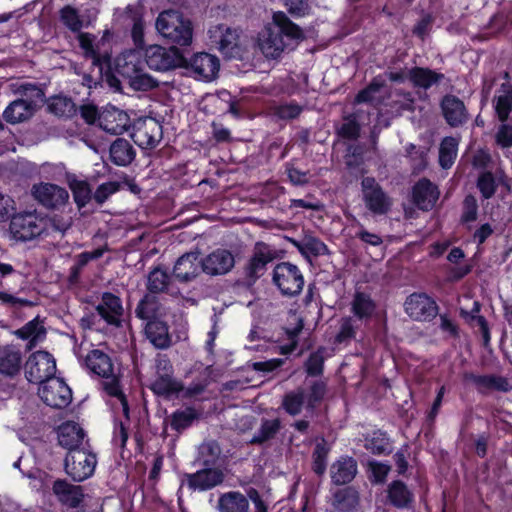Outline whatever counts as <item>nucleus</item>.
Here are the masks:
<instances>
[{
    "label": "nucleus",
    "instance_id": "f257e3e1",
    "mask_svg": "<svg viewBox=\"0 0 512 512\" xmlns=\"http://www.w3.org/2000/svg\"><path fill=\"white\" fill-rule=\"evenodd\" d=\"M263 49L266 54L277 58L289 46V41H301L305 38L299 25L289 19L282 11L273 14L272 25L266 27Z\"/></svg>",
    "mask_w": 512,
    "mask_h": 512
},
{
    "label": "nucleus",
    "instance_id": "f03ea898",
    "mask_svg": "<svg viewBox=\"0 0 512 512\" xmlns=\"http://www.w3.org/2000/svg\"><path fill=\"white\" fill-rule=\"evenodd\" d=\"M37 478L43 480V484L37 490L42 493L44 497L51 498L53 494L58 502L65 507L70 509H76L83 503L85 494L84 489L80 485H73L66 479H55L44 471H34V480Z\"/></svg>",
    "mask_w": 512,
    "mask_h": 512
},
{
    "label": "nucleus",
    "instance_id": "7ed1b4c3",
    "mask_svg": "<svg viewBox=\"0 0 512 512\" xmlns=\"http://www.w3.org/2000/svg\"><path fill=\"white\" fill-rule=\"evenodd\" d=\"M158 32L172 45L188 46L192 42L193 26L189 19L175 10H166L156 20Z\"/></svg>",
    "mask_w": 512,
    "mask_h": 512
},
{
    "label": "nucleus",
    "instance_id": "20e7f679",
    "mask_svg": "<svg viewBox=\"0 0 512 512\" xmlns=\"http://www.w3.org/2000/svg\"><path fill=\"white\" fill-rule=\"evenodd\" d=\"M272 282L281 295L289 298L300 295L305 284L301 270L291 262L276 264L272 273Z\"/></svg>",
    "mask_w": 512,
    "mask_h": 512
},
{
    "label": "nucleus",
    "instance_id": "39448f33",
    "mask_svg": "<svg viewBox=\"0 0 512 512\" xmlns=\"http://www.w3.org/2000/svg\"><path fill=\"white\" fill-rule=\"evenodd\" d=\"M145 61L151 70L166 72L185 66L186 58L175 46L151 45L145 50Z\"/></svg>",
    "mask_w": 512,
    "mask_h": 512
},
{
    "label": "nucleus",
    "instance_id": "423d86ee",
    "mask_svg": "<svg viewBox=\"0 0 512 512\" xmlns=\"http://www.w3.org/2000/svg\"><path fill=\"white\" fill-rule=\"evenodd\" d=\"M97 464L96 454L85 447L72 449L67 452L64 459L65 473L75 482H82L90 478Z\"/></svg>",
    "mask_w": 512,
    "mask_h": 512
},
{
    "label": "nucleus",
    "instance_id": "0eeeda50",
    "mask_svg": "<svg viewBox=\"0 0 512 512\" xmlns=\"http://www.w3.org/2000/svg\"><path fill=\"white\" fill-rule=\"evenodd\" d=\"M37 395L45 405L53 409H64L72 402L71 388L56 376L39 382Z\"/></svg>",
    "mask_w": 512,
    "mask_h": 512
},
{
    "label": "nucleus",
    "instance_id": "6e6552de",
    "mask_svg": "<svg viewBox=\"0 0 512 512\" xmlns=\"http://www.w3.org/2000/svg\"><path fill=\"white\" fill-rule=\"evenodd\" d=\"M130 137L142 149L155 148L163 137L162 125L152 117H139L130 123Z\"/></svg>",
    "mask_w": 512,
    "mask_h": 512
},
{
    "label": "nucleus",
    "instance_id": "1a4fd4ad",
    "mask_svg": "<svg viewBox=\"0 0 512 512\" xmlns=\"http://www.w3.org/2000/svg\"><path fill=\"white\" fill-rule=\"evenodd\" d=\"M365 207L375 215L387 214L392 201L374 177H364L361 181Z\"/></svg>",
    "mask_w": 512,
    "mask_h": 512
},
{
    "label": "nucleus",
    "instance_id": "9d476101",
    "mask_svg": "<svg viewBox=\"0 0 512 512\" xmlns=\"http://www.w3.org/2000/svg\"><path fill=\"white\" fill-rule=\"evenodd\" d=\"M275 258V252L264 242H257L253 254L244 267L246 284L254 285L267 270V265Z\"/></svg>",
    "mask_w": 512,
    "mask_h": 512
},
{
    "label": "nucleus",
    "instance_id": "9b49d317",
    "mask_svg": "<svg viewBox=\"0 0 512 512\" xmlns=\"http://www.w3.org/2000/svg\"><path fill=\"white\" fill-rule=\"evenodd\" d=\"M406 313L416 321L430 322L439 312L437 302L424 292L409 295L404 303Z\"/></svg>",
    "mask_w": 512,
    "mask_h": 512
},
{
    "label": "nucleus",
    "instance_id": "f8f14e48",
    "mask_svg": "<svg viewBox=\"0 0 512 512\" xmlns=\"http://www.w3.org/2000/svg\"><path fill=\"white\" fill-rule=\"evenodd\" d=\"M182 68L191 70L197 79L213 80L220 69V61L217 56L207 52L195 53L189 60L186 59Z\"/></svg>",
    "mask_w": 512,
    "mask_h": 512
},
{
    "label": "nucleus",
    "instance_id": "ddd939ff",
    "mask_svg": "<svg viewBox=\"0 0 512 512\" xmlns=\"http://www.w3.org/2000/svg\"><path fill=\"white\" fill-rule=\"evenodd\" d=\"M69 199L68 191L53 183L34 184V200L49 210H60Z\"/></svg>",
    "mask_w": 512,
    "mask_h": 512
},
{
    "label": "nucleus",
    "instance_id": "4468645a",
    "mask_svg": "<svg viewBox=\"0 0 512 512\" xmlns=\"http://www.w3.org/2000/svg\"><path fill=\"white\" fill-rule=\"evenodd\" d=\"M130 117L127 112L107 105L101 110L99 127L107 133L120 135L130 128Z\"/></svg>",
    "mask_w": 512,
    "mask_h": 512
},
{
    "label": "nucleus",
    "instance_id": "2eb2a0df",
    "mask_svg": "<svg viewBox=\"0 0 512 512\" xmlns=\"http://www.w3.org/2000/svg\"><path fill=\"white\" fill-rule=\"evenodd\" d=\"M143 333L145 338L155 349L167 350L174 344L170 327L162 318L145 323Z\"/></svg>",
    "mask_w": 512,
    "mask_h": 512
},
{
    "label": "nucleus",
    "instance_id": "dca6fc26",
    "mask_svg": "<svg viewBox=\"0 0 512 512\" xmlns=\"http://www.w3.org/2000/svg\"><path fill=\"white\" fill-rule=\"evenodd\" d=\"M442 115L446 123L453 128L460 127L468 121V111L464 102L455 95L446 94L440 102Z\"/></svg>",
    "mask_w": 512,
    "mask_h": 512
},
{
    "label": "nucleus",
    "instance_id": "f3484780",
    "mask_svg": "<svg viewBox=\"0 0 512 512\" xmlns=\"http://www.w3.org/2000/svg\"><path fill=\"white\" fill-rule=\"evenodd\" d=\"M98 315L108 324L119 327L124 309L122 300L112 292H104L101 302L95 307Z\"/></svg>",
    "mask_w": 512,
    "mask_h": 512
},
{
    "label": "nucleus",
    "instance_id": "a211bd4d",
    "mask_svg": "<svg viewBox=\"0 0 512 512\" xmlns=\"http://www.w3.org/2000/svg\"><path fill=\"white\" fill-rule=\"evenodd\" d=\"M439 194L438 187L426 177L419 179L412 187V201L423 211H429L435 206Z\"/></svg>",
    "mask_w": 512,
    "mask_h": 512
},
{
    "label": "nucleus",
    "instance_id": "6ab92c4d",
    "mask_svg": "<svg viewBox=\"0 0 512 512\" xmlns=\"http://www.w3.org/2000/svg\"><path fill=\"white\" fill-rule=\"evenodd\" d=\"M235 265L234 256L229 250L217 249L201 260L202 271L208 275H224Z\"/></svg>",
    "mask_w": 512,
    "mask_h": 512
},
{
    "label": "nucleus",
    "instance_id": "aec40b11",
    "mask_svg": "<svg viewBox=\"0 0 512 512\" xmlns=\"http://www.w3.org/2000/svg\"><path fill=\"white\" fill-rule=\"evenodd\" d=\"M164 370H169L168 373L159 374L149 385V389L157 396L170 398L171 396L178 395L184 390V385L181 381L175 379L172 375V365L169 360L165 361Z\"/></svg>",
    "mask_w": 512,
    "mask_h": 512
},
{
    "label": "nucleus",
    "instance_id": "412c9836",
    "mask_svg": "<svg viewBox=\"0 0 512 512\" xmlns=\"http://www.w3.org/2000/svg\"><path fill=\"white\" fill-rule=\"evenodd\" d=\"M358 472L357 461L348 455L340 456L330 466L331 482L341 486L351 483Z\"/></svg>",
    "mask_w": 512,
    "mask_h": 512
},
{
    "label": "nucleus",
    "instance_id": "4be33fe9",
    "mask_svg": "<svg viewBox=\"0 0 512 512\" xmlns=\"http://www.w3.org/2000/svg\"><path fill=\"white\" fill-rule=\"evenodd\" d=\"M223 480L222 471L213 467H204L195 473L187 474V484L192 490L207 491L221 484Z\"/></svg>",
    "mask_w": 512,
    "mask_h": 512
},
{
    "label": "nucleus",
    "instance_id": "5701e85b",
    "mask_svg": "<svg viewBox=\"0 0 512 512\" xmlns=\"http://www.w3.org/2000/svg\"><path fill=\"white\" fill-rule=\"evenodd\" d=\"M387 501L400 510H409L415 502L414 493L402 480H393L387 487Z\"/></svg>",
    "mask_w": 512,
    "mask_h": 512
},
{
    "label": "nucleus",
    "instance_id": "b1692460",
    "mask_svg": "<svg viewBox=\"0 0 512 512\" xmlns=\"http://www.w3.org/2000/svg\"><path fill=\"white\" fill-rule=\"evenodd\" d=\"M201 270V260H199L198 254L185 253L176 261L173 267V276L179 282L187 283L195 279Z\"/></svg>",
    "mask_w": 512,
    "mask_h": 512
},
{
    "label": "nucleus",
    "instance_id": "393cba45",
    "mask_svg": "<svg viewBox=\"0 0 512 512\" xmlns=\"http://www.w3.org/2000/svg\"><path fill=\"white\" fill-rule=\"evenodd\" d=\"M57 435L59 445L67 449V452L83 448L85 432L79 424L72 421L64 422L58 427Z\"/></svg>",
    "mask_w": 512,
    "mask_h": 512
},
{
    "label": "nucleus",
    "instance_id": "a878e982",
    "mask_svg": "<svg viewBox=\"0 0 512 512\" xmlns=\"http://www.w3.org/2000/svg\"><path fill=\"white\" fill-rule=\"evenodd\" d=\"M102 381L100 382V386L102 391L110 398L117 399L123 410L124 416L129 420V403L126 394L123 391V386L121 383V375L115 374L113 371L109 373L108 376L101 377Z\"/></svg>",
    "mask_w": 512,
    "mask_h": 512
},
{
    "label": "nucleus",
    "instance_id": "bb28decb",
    "mask_svg": "<svg viewBox=\"0 0 512 512\" xmlns=\"http://www.w3.org/2000/svg\"><path fill=\"white\" fill-rule=\"evenodd\" d=\"M377 309L376 302L370 294L366 292L356 291L350 304V311L353 318L359 321H370Z\"/></svg>",
    "mask_w": 512,
    "mask_h": 512
},
{
    "label": "nucleus",
    "instance_id": "cd10ccee",
    "mask_svg": "<svg viewBox=\"0 0 512 512\" xmlns=\"http://www.w3.org/2000/svg\"><path fill=\"white\" fill-rule=\"evenodd\" d=\"M359 505V492L352 486L337 489L332 495V506L336 512H357Z\"/></svg>",
    "mask_w": 512,
    "mask_h": 512
},
{
    "label": "nucleus",
    "instance_id": "c85d7f7f",
    "mask_svg": "<svg viewBox=\"0 0 512 512\" xmlns=\"http://www.w3.org/2000/svg\"><path fill=\"white\" fill-rule=\"evenodd\" d=\"M408 80L416 88L430 89L433 85L440 84L444 79L443 73L432 70L428 67H412L407 73Z\"/></svg>",
    "mask_w": 512,
    "mask_h": 512
},
{
    "label": "nucleus",
    "instance_id": "c756f323",
    "mask_svg": "<svg viewBox=\"0 0 512 512\" xmlns=\"http://www.w3.org/2000/svg\"><path fill=\"white\" fill-rule=\"evenodd\" d=\"M364 448L373 455H390L393 447L386 431L376 429L363 434Z\"/></svg>",
    "mask_w": 512,
    "mask_h": 512
},
{
    "label": "nucleus",
    "instance_id": "7c9ffc66",
    "mask_svg": "<svg viewBox=\"0 0 512 512\" xmlns=\"http://www.w3.org/2000/svg\"><path fill=\"white\" fill-rule=\"evenodd\" d=\"M84 362L87 369L99 377L108 376L114 370L111 357L99 349L90 350Z\"/></svg>",
    "mask_w": 512,
    "mask_h": 512
},
{
    "label": "nucleus",
    "instance_id": "2f4dec72",
    "mask_svg": "<svg viewBox=\"0 0 512 512\" xmlns=\"http://www.w3.org/2000/svg\"><path fill=\"white\" fill-rule=\"evenodd\" d=\"M209 32L212 42L218 45L219 51L226 56H231L234 49L237 48L238 35L223 24Z\"/></svg>",
    "mask_w": 512,
    "mask_h": 512
},
{
    "label": "nucleus",
    "instance_id": "473e14b6",
    "mask_svg": "<svg viewBox=\"0 0 512 512\" xmlns=\"http://www.w3.org/2000/svg\"><path fill=\"white\" fill-rule=\"evenodd\" d=\"M162 304L155 295L146 293L135 308V316L145 323L161 318Z\"/></svg>",
    "mask_w": 512,
    "mask_h": 512
},
{
    "label": "nucleus",
    "instance_id": "72a5a7b5",
    "mask_svg": "<svg viewBox=\"0 0 512 512\" xmlns=\"http://www.w3.org/2000/svg\"><path fill=\"white\" fill-rule=\"evenodd\" d=\"M34 378L39 382L56 376V360L48 351H34Z\"/></svg>",
    "mask_w": 512,
    "mask_h": 512
},
{
    "label": "nucleus",
    "instance_id": "f704fd0d",
    "mask_svg": "<svg viewBox=\"0 0 512 512\" xmlns=\"http://www.w3.org/2000/svg\"><path fill=\"white\" fill-rule=\"evenodd\" d=\"M464 379L466 381H471L479 390L483 388L486 390L507 392L510 389L508 380L503 376L466 373L464 375Z\"/></svg>",
    "mask_w": 512,
    "mask_h": 512
},
{
    "label": "nucleus",
    "instance_id": "c9c22d12",
    "mask_svg": "<svg viewBox=\"0 0 512 512\" xmlns=\"http://www.w3.org/2000/svg\"><path fill=\"white\" fill-rule=\"evenodd\" d=\"M217 509L219 512H250L249 501L240 491H229L221 494Z\"/></svg>",
    "mask_w": 512,
    "mask_h": 512
},
{
    "label": "nucleus",
    "instance_id": "e433bc0d",
    "mask_svg": "<svg viewBox=\"0 0 512 512\" xmlns=\"http://www.w3.org/2000/svg\"><path fill=\"white\" fill-rule=\"evenodd\" d=\"M109 155L113 164L127 166L135 159L136 151L128 140L117 138L110 145Z\"/></svg>",
    "mask_w": 512,
    "mask_h": 512
},
{
    "label": "nucleus",
    "instance_id": "4c0bfd02",
    "mask_svg": "<svg viewBox=\"0 0 512 512\" xmlns=\"http://www.w3.org/2000/svg\"><path fill=\"white\" fill-rule=\"evenodd\" d=\"M499 92L501 94L494 100L495 114L500 122H507L512 112V83H502Z\"/></svg>",
    "mask_w": 512,
    "mask_h": 512
},
{
    "label": "nucleus",
    "instance_id": "58836bf2",
    "mask_svg": "<svg viewBox=\"0 0 512 512\" xmlns=\"http://www.w3.org/2000/svg\"><path fill=\"white\" fill-rule=\"evenodd\" d=\"M22 357L18 349L13 346L0 348V373L12 376L16 374L21 367Z\"/></svg>",
    "mask_w": 512,
    "mask_h": 512
},
{
    "label": "nucleus",
    "instance_id": "ea45409f",
    "mask_svg": "<svg viewBox=\"0 0 512 512\" xmlns=\"http://www.w3.org/2000/svg\"><path fill=\"white\" fill-rule=\"evenodd\" d=\"M282 428L280 418L261 420V425L258 431L253 435L250 440L252 445H263L264 443L274 439Z\"/></svg>",
    "mask_w": 512,
    "mask_h": 512
},
{
    "label": "nucleus",
    "instance_id": "a19ab883",
    "mask_svg": "<svg viewBox=\"0 0 512 512\" xmlns=\"http://www.w3.org/2000/svg\"><path fill=\"white\" fill-rule=\"evenodd\" d=\"M10 232L17 240L27 241L32 239V214L19 213L12 217Z\"/></svg>",
    "mask_w": 512,
    "mask_h": 512
},
{
    "label": "nucleus",
    "instance_id": "79ce46f5",
    "mask_svg": "<svg viewBox=\"0 0 512 512\" xmlns=\"http://www.w3.org/2000/svg\"><path fill=\"white\" fill-rule=\"evenodd\" d=\"M306 404V395L302 387L289 391L282 398L281 407L290 416H297Z\"/></svg>",
    "mask_w": 512,
    "mask_h": 512
},
{
    "label": "nucleus",
    "instance_id": "37998d69",
    "mask_svg": "<svg viewBox=\"0 0 512 512\" xmlns=\"http://www.w3.org/2000/svg\"><path fill=\"white\" fill-rule=\"evenodd\" d=\"M32 115V108L29 102L23 99L13 101L4 111V119L12 124L23 122Z\"/></svg>",
    "mask_w": 512,
    "mask_h": 512
},
{
    "label": "nucleus",
    "instance_id": "c03bdc74",
    "mask_svg": "<svg viewBox=\"0 0 512 512\" xmlns=\"http://www.w3.org/2000/svg\"><path fill=\"white\" fill-rule=\"evenodd\" d=\"M199 418V414L194 407H186L174 411L170 417V427L172 430L181 433L192 426L193 422Z\"/></svg>",
    "mask_w": 512,
    "mask_h": 512
},
{
    "label": "nucleus",
    "instance_id": "a18cd8bd",
    "mask_svg": "<svg viewBox=\"0 0 512 512\" xmlns=\"http://www.w3.org/2000/svg\"><path fill=\"white\" fill-rule=\"evenodd\" d=\"M458 152V141L451 136L445 137L439 147V165L449 169L454 164Z\"/></svg>",
    "mask_w": 512,
    "mask_h": 512
},
{
    "label": "nucleus",
    "instance_id": "49530a36",
    "mask_svg": "<svg viewBox=\"0 0 512 512\" xmlns=\"http://www.w3.org/2000/svg\"><path fill=\"white\" fill-rule=\"evenodd\" d=\"M293 245L305 257H318L328 253L327 245L317 237H309L303 242L292 240Z\"/></svg>",
    "mask_w": 512,
    "mask_h": 512
},
{
    "label": "nucleus",
    "instance_id": "de8ad7c7",
    "mask_svg": "<svg viewBox=\"0 0 512 512\" xmlns=\"http://www.w3.org/2000/svg\"><path fill=\"white\" fill-rule=\"evenodd\" d=\"M324 346H319L315 351L311 352L304 362V370L308 377H320L324 373L325 363Z\"/></svg>",
    "mask_w": 512,
    "mask_h": 512
},
{
    "label": "nucleus",
    "instance_id": "09e8293b",
    "mask_svg": "<svg viewBox=\"0 0 512 512\" xmlns=\"http://www.w3.org/2000/svg\"><path fill=\"white\" fill-rule=\"evenodd\" d=\"M330 447L325 439L317 442L312 453V471L319 477L323 476L327 469V460Z\"/></svg>",
    "mask_w": 512,
    "mask_h": 512
},
{
    "label": "nucleus",
    "instance_id": "8fccbe9b",
    "mask_svg": "<svg viewBox=\"0 0 512 512\" xmlns=\"http://www.w3.org/2000/svg\"><path fill=\"white\" fill-rule=\"evenodd\" d=\"M476 187L479 190L481 197L484 200L491 199L498 187L499 183L494 176L493 172L490 170L481 171L478 174L477 180H476Z\"/></svg>",
    "mask_w": 512,
    "mask_h": 512
},
{
    "label": "nucleus",
    "instance_id": "3c124183",
    "mask_svg": "<svg viewBox=\"0 0 512 512\" xmlns=\"http://www.w3.org/2000/svg\"><path fill=\"white\" fill-rule=\"evenodd\" d=\"M169 283V274L165 270L157 267L148 275L147 290L151 295L164 293L167 292Z\"/></svg>",
    "mask_w": 512,
    "mask_h": 512
},
{
    "label": "nucleus",
    "instance_id": "603ef678",
    "mask_svg": "<svg viewBox=\"0 0 512 512\" xmlns=\"http://www.w3.org/2000/svg\"><path fill=\"white\" fill-rule=\"evenodd\" d=\"M69 188L72 191L74 202L79 209L85 207L93 198L90 185L85 180L73 178L72 180H69Z\"/></svg>",
    "mask_w": 512,
    "mask_h": 512
},
{
    "label": "nucleus",
    "instance_id": "864d4df0",
    "mask_svg": "<svg viewBox=\"0 0 512 512\" xmlns=\"http://www.w3.org/2000/svg\"><path fill=\"white\" fill-rule=\"evenodd\" d=\"M327 393V383L323 380H315L309 386L306 397V409L314 411L324 400Z\"/></svg>",
    "mask_w": 512,
    "mask_h": 512
},
{
    "label": "nucleus",
    "instance_id": "5fc2aeb1",
    "mask_svg": "<svg viewBox=\"0 0 512 512\" xmlns=\"http://www.w3.org/2000/svg\"><path fill=\"white\" fill-rule=\"evenodd\" d=\"M70 227V223L62 216L54 214L53 216L45 219V226L43 229H38V225L34 222V238L36 235H48L51 232L64 233Z\"/></svg>",
    "mask_w": 512,
    "mask_h": 512
},
{
    "label": "nucleus",
    "instance_id": "6e6d98bb",
    "mask_svg": "<svg viewBox=\"0 0 512 512\" xmlns=\"http://www.w3.org/2000/svg\"><path fill=\"white\" fill-rule=\"evenodd\" d=\"M355 320L352 316L342 317L340 320V327L334 337V344H348L356 337L357 327Z\"/></svg>",
    "mask_w": 512,
    "mask_h": 512
},
{
    "label": "nucleus",
    "instance_id": "4d7b16f0",
    "mask_svg": "<svg viewBox=\"0 0 512 512\" xmlns=\"http://www.w3.org/2000/svg\"><path fill=\"white\" fill-rule=\"evenodd\" d=\"M220 455V447L217 442L204 443L199 448L198 462L204 467H214Z\"/></svg>",
    "mask_w": 512,
    "mask_h": 512
},
{
    "label": "nucleus",
    "instance_id": "13d9d810",
    "mask_svg": "<svg viewBox=\"0 0 512 512\" xmlns=\"http://www.w3.org/2000/svg\"><path fill=\"white\" fill-rule=\"evenodd\" d=\"M48 110L56 116L71 118L76 113V105L66 97H54L48 104Z\"/></svg>",
    "mask_w": 512,
    "mask_h": 512
},
{
    "label": "nucleus",
    "instance_id": "bf43d9fd",
    "mask_svg": "<svg viewBox=\"0 0 512 512\" xmlns=\"http://www.w3.org/2000/svg\"><path fill=\"white\" fill-rule=\"evenodd\" d=\"M60 20L73 33L80 32L83 27L78 10L70 5H66L60 10Z\"/></svg>",
    "mask_w": 512,
    "mask_h": 512
},
{
    "label": "nucleus",
    "instance_id": "052dcab7",
    "mask_svg": "<svg viewBox=\"0 0 512 512\" xmlns=\"http://www.w3.org/2000/svg\"><path fill=\"white\" fill-rule=\"evenodd\" d=\"M478 202L473 194H468L462 202L461 223H470L477 220Z\"/></svg>",
    "mask_w": 512,
    "mask_h": 512
},
{
    "label": "nucleus",
    "instance_id": "680f3d73",
    "mask_svg": "<svg viewBox=\"0 0 512 512\" xmlns=\"http://www.w3.org/2000/svg\"><path fill=\"white\" fill-rule=\"evenodd\" d=\"M360 132L361 126L353 115L345 117V122L338 129V135L347 140L358 139Z\"/></svg>",
    "mask_w": 512,
    "mask_h": 512
},
{
    "label": "nucleus",
    "instance_id": "e2e57ef3",
    "mask_svg": "<svg viewBox=\"0 0 512 512\" xmlns=\"http://www.w3.org/2000/svg\"><path fill=\"white\" fill-rule=\"evenodd\" d=\"M120 190V183L117 181H108L100 184L95 192L93 193V199L94 201L102 205L104 204L108 198L117 193Z\"/></svg>",
    "mask_w": 512,
    "mask_h": 512
},
{
    "label": "nucleus",
    "instance_id": "0e129e2a",
    "mask_svg": "<svg viewBox=\"0 0 512 512\" xmlns=\"http://www.w3.org/2000/svg\"><path fill=\"white\" fill-rule=\"evenodd\" d=\"M495 144L501 149L512 147V125L507 122H501L494 134Z\"/></svg>",
    "mask_w": 512,
    "mask_h": 512
},
{
    "label": "nucleus",
    "instance_id": "69168bd1",
    "mask_svg": "<svg viewBox=\"0 0 512 512\" xmlns=\"http://www.w3.org/2000/svg\"><path fill=\"white\" fill-rule=\"evenodd\" d=\"M369 470L371 472V480L376 484H382L386 481L391 470L388 464L378 462L376 460L369 461Z\"/></svg>",
    "mask_w": 512,
    "mask_h": 512
},
{
    "label": "nucleus",
    "instance_id": "338daca9",
    "mask_svg": "<svg viewBox=\"0 0 512 512\" xmlns=\"http://www.w3.org/2000/svg\"><path fill=\"white\" fill-rule=\"evenodd\" d=\"M285 167L287 177L294 186H303L309 182L308 171H302L290 162L286 163Z\"/></svg>",
    "mask_w": 512,
    "mask_h": 512
},
{
    "label": "nucleus",
    "instance_id": "774afa93",
    "mask_svg": "<svg viewBox=\"0 0 512 512\" xmlns=\"http://www.w3.org/2000/svg\"><path fill=\"white\" fill-rule=\"evenodd\" d=\"M288 12L296 18L309 14L310 6L308 0H284Z\"/></svg>",
    "mask_w": 512,
    "mask_h": 512
}]
</instances>
